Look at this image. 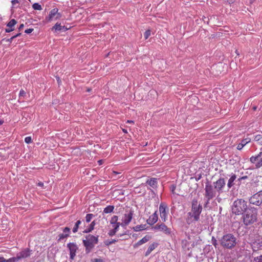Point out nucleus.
Masks as SVG:
<instances>
[{
	"instance_id": "603ef678",
	"label": "nucleus",
	"mask_w": 262,
	"mask_h": 262,
	"mask_svg": "<svg viewBox=\"0 0 262 262\" xmlns=\"http://www.w3.org/2000/svg\"><path fill=\"white\" fill-rule=\"evenodd\" d=\"M0 262H6V259L4 257H0Z\"/></svg>"
},
{
	"instance_id": "423d86ee",
	"label": "nucleus",
	"mask_w": 262,
	"mask_h": 262,
	"mask_svg": "<svg viewBox=\"0 0 262 262\" xmlns=\"http://www.w3.org/2000/svg\"><path fill=\"white\" fill-rule=\"evenodd\" d=\"M216 192L217 191L213 185H212L211 183L207 180L205 187L204 196L205 198L213 199L216 196Z\"/></svg>"
},
{
	"instance_id": "b1692460",
	"label": "nucleus",
	"mask_w": 262,
	"mask_h": 262,
	"mask_svg": "<svg viewBox=\"0 0 262 262\" xmlns=\"http://www.w3.org/2000/svg\"><path fill=\"white\" fill-rule=\"evenodd\" d=\"M150 236L148 235L145 236L141 239L135 245L136 246H138L142 245L144 243H146L150 239Z\"/></svg>"
},
{
	"instance_id": "338daca9",
	"label": "nucleus",
	"mask_w": 262,
	"mask_h": 262,
	"mask_svg": "<svg viewBox=\"0 0 262 262\" xmlns=\"http://www.w3.org/2000/svg\"><path fill=\"white\" fill-rule=\"evenodd\" d=\"M4 121L2 120H0V125L3 123Z\"/></svg>"
},
{
	"instance_id": "c9c22d12",
	"label": "nucleus",
	"mask_w": 262,
	"mask_h": 262,
	"mask_svg": "<svg viewBox=\"0 0 262 262\" xmlns=\"http://www.w3.org/2000/svg\"><path fill=\"white\" fill-rule=\"evenodd\" d=\"M118 239H112L111 241L106 240L104 242V244L106 246H109L110 245H112L113 244H115L117 242H118Z\"/></svg>"
},
{
	"instance_id": "4c0bfd02",
	"label": "nucleus",
	"mask_w": 262,
	"mask_h": 262,
	"mask_svg": "<svg viewBox=\"0 0 262 262\" xmlns=\"http://www.w3.org/2000/svg\"><path fill=\"white\" fill-rule=\"evenodd\" d=\"M211 243L215 248H217V246L218 245L217 241L214 236L212 237Z\"/></svg>"
},
{
	"instance_id": "c85d7f7f",
	"label": "nucleus",
	"mask_w": 262,
	"mask_h": 262,
	"mask_svg": "<svg viewBox=\"0 0 262 262\" xmlns=\"http://www.w3.org/2000/svg\"><path fill=\"white\" fill-rule=\"evenodd\" d=\"M118 226H116L114 227V228H113L112 230H110L109 232H108V234L110 236H112L116 234V232L118 231Z\"/></svg>"
},
{
	"instance_id": "a19ab883",
	"label": "nucleus",
	"mask_w": 262,
	"mask_h": 262,
	"mask_svg": "<svg viewBox=\"0 0 262 262\" xmlns=\"http://www.w3.org/2000/svg\"><path fill=\"white\" fill-rule=\"evenodd\" d=\"M92 262H105V261L101 258H93L91 260Z\"/></svg>"
},
{
	"instance_id": "412c9836",
	"label": "nucleus",
	"mask_w": 262,
	"mask_h": 262,
	"mask_svg": "<svg viewBox=\"0 0 262 262\" xmlns=\"http://www.w3.org/2000/svg\"><path fill=\"white\" fill-rule=\"evenodd\" d=\"M118 216L117 215H114L110 221V224L112 225L113 228L116 226H118V229H119V226H121V223L118 222Z\"/></svg>"
},
{
	"instance_id": "a211bd4d",
	"label": "nucleus",
	"mask_w": 262,
	"mask_h": 262,
	"mask_svg": "<svg viewBox=\"0 0 262 262\" xmlns=\"http://www.w3.org/2000/svg\"><path fill=\"white\" fill-rule=\"evenodd\" d=\"M58 11V9L57 8H55L52 9L50 11L49 15L46 17V20L47 21H51L53 19H55V17H56V15L57 14V12Z\"/></svg>"
},
{
	"instance_id": "f3484780",
	"label": "nucleus",
	"mask_w": 262,
	"mask_h": 262,
	"mask_svg": "<svg viewBox=\"0 0 262 262\" xmlns=\"http://www.w3.org/2000/svg\"><path fill=\"white\" fill-rule=\"evenodd\" d=\"M146 184L150 186L152 189H156L158 187L157 179L155 178H150L146 181Z\"/></svg>"
},
{
	"instance_id": "7c9ffc66",
	"label": "nucleus",
	"mask_w": 262,
	"mask_h": 262,
	"mask_svg": "<svg viewBox=\"0 0 262 262\" xmlns=\"http://www.w3.org/2000/svg\"><path fill=\"white\" fill-rule=\"evenodd\" d=\"M17 23V21L15 19H12L7 24V27L13 28Z\"/></svg>"
},
{
	"instance_id": "79ce46f5",
	"label": "nucleus",
	"mask_w": 262,
	"mask_h": 262,
	"mask_svg": "<svg viewBox=\"0 0 262 262\" xmlns=\"http://www.w3.org/2000/svg\"><path fill=\"white\" fill-rule=\"evenodd\" d=\"M248 178V177L247 176H243L242 177H240L237 180V181L241 182L242 181L245 180L246 179H247Z\"/></svg>"
},
{
	"instance_id": "4468645a",
	"label": "nucleus",
	"mask_w": 262,
	"mask_h": 262,
	"mask_svg": "<svg viewBox=\"0 0 262 262\" xmlns=\"http://www.w3.org/2000/svg\"><path fill=\"white\" fill-rule=\"evenodd\" d=\"M32 253V250L29 248L23 249L19 252L17 253V256L19 260L22 259L27 258L29 257Z\"/></svg>"
},
{
	"instance_id": "bf43d9fd",
	"label": "nucleus",
	"mask_w": 262,
	"mask_h": 262,
	"mask_svg": "<svg viewBox=\"0 0 262 262\" xmlns=\"http://www.w3.org/2000/svg\"><path fill=\"white\" fill-rule=\"evenodd\" d=\"M68 30V28L67 27H66L64 26V29H63V30H62V31H66Z\"/></svg>"
},
{
	"instance_id": "9b49d317",
	"label": "nucleus",
	"mask_w": 262,
	"mask_h": 262,
	"mask_svg": "<svg viewBox=\"0 0 262 262\" xmlns=\"http://www.w3.org/2000/svg\"><path fill=\"white\" fill-rule=\"evenodd\" d=\"M249 202L256 206L260 205L262 204V189L251 196Z\"/></svg>"
},
{
	"instance_id": "f704fd0d",
	"label": "nucleus",
	"mask_w": 262,
	"mask_h": 262,
	"mask_svg": "<svg viewBox=\"0 0 262 262\" xmlns=\"http://www.w3.org/2000/svg\"><path fill=\"white\" fill-rule=\"evenodd\" d=\"M94 216V215L92 213L87 214L85 216V221L87 223H89L92 218Z\"/></svg>"
},
{
	"instance_id": "052dcab7",
	"label": "nucleus",
	"mask_w": 262,
	"mask_h": 262,
	"mask_svg": "<svg viewBox=\"0 0 262 262\" xmlns=\"http://www.w3.org/2000/svg\"><path fill=\"white\" fill-rule=\"evenodd\" d=\"M235 53H236V55H239V52L238 51V50H236L235 51Z\"/></svg>"
},
{
	"instance_id": "5701e85b",
	"label": "nucleus",
	"mask_w": 262,
	"mask_h": 262,
	"mask_svg": "<svg viewBox=\"0 0 262 262\" xmlns=\"http://www.w3.org/2000/svg\"><path fill=\"white\" fill-rule=\"evenodd\" d=\"M96 225L95 221H93L89 226V227L83 231V233H88L91 232L94 229V226Z\"/></svg>"
},
{
	"instance_id": "f257e3e1",
	"label": "nucleus",
	"mask_w": 262,
	"mask_h": 262,
	"mask_svg": "<svg viewBox=\"0 0 262 262\" xmlns=\"http://www.w3.org/2000/svg\"><path fill=\"white\" fill-rule=\"evenodd\" d=\"M221 246L224 249H232L237 244V238L232 233H226L219 239Z\"/></svg>"
},
{
	"instance_id": "58836bf2",
	"label": "nucleus",
	"mask_w": 262,
	"mask_h": 262,
	"mask_svg": "<svg viewBox=\"0 0 262 262\" xmlns=\"http://www.w3.org/2000/svg\"><path fill=\"white\" fill-rule=\"evenodd\" d=\"M253 262H262V255L254 257Z\"/></svg>"
},
{
	"instance_id": "aec40b11",
	"label": "nucleus",
	"mask_w": 262,
	"mask_h": 262,
	"mask_svg": "<svg viewBox=\"0 0 262 262\" xmlns=\"http://www.w3.org/2000/svg\"><path fill=\"white\" fill-rule=\"evenodd\" d=\"M251 139L249 138L243 139L241 140V142L237 145L236 148L238 150H241L246 144L249 143Z\"/></svg>"
},
{
	"instance_id": "7ed1b4c3",
	"label": "nucleus",
	"mask_w": 262,
	"mask_h": 262,
	"mask_svg": "<svg viewBox=\"0 0 262 262\" xmlns=\"http://www.w3.org/2000/svg\"><path fill=\"white\" fill-rule=\"evenodd\" d=\"M249 208L247 203L243 199H237L233 202L232 211L236 215L243 214Z\"/></svg>"
},
{
	"instance_id": "09e8293b",
	"label": "nucleus",
	"mask_w": 262,
	"mask_h": 262,
	"mask_svg": "<svg viewBox=\"0 0 262 262\" xmlns=\"http://www.w3.org/2000/svg\"><path fill=\"white\" fill-rule=\"evenodd\" d=\"M14 39V36H13L12 37H11V38H8V39H6V41L8 42H9V43H11L12 40Z\"/></svg>"
},
{
	"instance_id": "72a5a7b5",
	"label": "nucleus",
	"mask_w": 262,
	"mask_h": 262,
	"mask_svg": "<svg viewBox=\"0 0 262 262\" xmlns=\"http://www.w3.org/2000/svg\"><path fill=\"white\" fill-rule=\"evenodd\" d=\"M19 261V259L17 255L15 257H12L8 259H6V262H18Z\"/></svg>"
},
{
	"instance_id": "ea45409f",
	"label": "nucleus",
	"mask_w": 262,
	"mask_h": 262,
	"mask_svg": "<svg viewBox=\"0 0 262 262\" xmlns=\"http://www.w3.org/2000/svg\"><path fill=\"white\" fill-rule=\"evenodd\" d=\"M25 141L26 143L29 144L32 142V138L31 137H27L25 139Z\"/></svg>"
},
{
	"instance_id": "9d476101",
	"label": "nucleus",
	"mask_w": 262,
	"mask_h": 262,
	"mask_svg": "<svg viewBox=\"0 0 262 262\" xmlns=\"http://www.w3.org/2000/svg\"><path fill=\"white\" fill-rule=\"evenodd\" d=\"M134 213V211L132 209H129L125 210V213L124 214V216L122 219V223H121L122 227H125L128 225L131 222Z\"/></svg>"
},
{
	"instance_id": "c756f323",
	"label": "nucleus",
	"mask_w": 262,
	"mask_h": 262,
	"mask_svg": "<svg viewBox=\"0 0 262 262\" xmlns=\"http://www.w3.org/2000/svg\"><path fill=\"white\" fill-rule=\"evenodd\" d=\"M81 221L80 220H78L76 222V223H75V224L74 225V228H73V230H72V231H73V232L74 233H76V232H77L78 229L79 228V226L81 224Z\"/></svg>"
},
{
	"instance_id": "6e6d98bb",
	"label": "nucleus",
	"mask_w": 262,
	"mask_h": 262,
	"mask_svg": "<svg viewBox=\"0 0 262 262\" xmlns=\"http://www.w3.org/2000/svg\"><path fill=\"white\" fill-rule=\"evenodd\" d=\"M21 34L20 33H19L16 34V35H14L13 36H14V38H15L16 37L20 36L21 35Z\"/></svg>"
},
{
	"instance_id": "a878e982",
	"label": "nucleus",
	"mask_w": 262,
	"mask_h": 262,
	"mask_svg": "<svg viewBox=\"0 0 262 262\" xmlns=\"http://www.w3.org/2000/svg\"><path fill=\"white\" fill-rule=\"evenodd\" d=\"M64 26H61L60 24L57 23L52 28V30H55L56 32H61L63 30Z\"/></svg>"
},
{
	"instance_id": "e433bc0d",
	"label": "nucleus",
	"mask_w": 262,
	"mask_h": 262,
	"mask_svg": "<svg viewBox=\"0 0 262 262\" xmlns=\"http://www.w3.org/2000/svg\"><path fill=\"white\" fill-rule=\"evenodd\" d=\"M150 34H151L150 30H146L144 34V36L145 39H147L149 37Z\"/></svg>"
},
{
	"instance_id": "39448f33",
	"label": "nucleus",
	"mask_w": 262,
	"mask_h": 262,
	"mask_svg": "<svg viewBox=\"0 0 262 262\" xmlns=\"http://www.w3.org/2000/svg\"><path fill=\"white\" fill-rule=\"evenodd\" d=\"M98 235L94 236L89 234L85 236V239L82 241L83 244L85 248L86 253H89L98 243Z\"/></svg>"
},
{
	"instance_id": "20e7f679",
	"label": "nucleus",
	"mask_w": 262,
	"mask_h": 262,
	"mask_svg": "<svg viewBox=\"0 0 262 262\" xmlns=\"http://www.w3.org/2000/svg\"><path fill=\"white\" fill-rule=\"evenodd\" d=\"M202 209V206L200 204H198L197 199H193L191 202V212H188V215L193 217L194 221H198Z\"/></svg>"
},
{
	"instance_id": "e2e57ef3",
	"label": "nucleus",
	"mask_w": 262,
	"mask_h": 262,
	"mask_svg": "<svg viewBox=\"0 0 262 262\" xmlns=\"http://www.w3.org/2000/svg\"><path fill=\"white\" fill-rule=\"evenodd\" d=\"M122 130H123V133H127V130L125 129H123Z\"/></svg>"
},
{
	"instance_id": "4d7b16f0",
	"label": "nucleus",
	"mask_w": 262,
	"mask_h": 262,
	"mask_svg": "<svg viewBox=\"0 0 262 262\" xmlns=\"http://www.w3.org/2000/svg\"><path fill=\"white\" fill-rule=\"evenodd\" d=\"M127 123H134V121H132V120H127Z\"/></svg>"
},
{
	"instance_id": "dca6fc26",
	"label": "nucleus",
	"mask_w": 262,
	"mask_h": 262,
	"mask_svg": "<svg viewBox=\"0 0 262 262\" xmlns=\"http://www.w3.org/2000/svg\"><path fill=\"white\" fill-rule=\"evenodd\" d=\"M158 219V216L157 214V211H156L152 215H151L149 218L147 220L146 222L148 225H153L157 221Z\"/></svg>"
},
{
	"instance_id": "2f4dec72",
	"label": "nucleus",
	"mask_w": 262,
	"mask_h": 262,
	"mask_svg": "<svg viewBox=\"0 0 262 262\" xmlns=\"http://www.w3.org/2000/svg\"><path fill=\"white\" fill-rule=\"evenodd\" d=\"M254 140L260 145H262V135H257L254 137Z\"/></svg>"
},
{
	"instance_id": "f8f14e48",
	"label": "nucleus",
	"mask_w": 262,
	"mask_h": 262,
	"mask_svg": "<svg viewBox=\"0 0 262 262\" xmlns=\"http://www.w3.org/2000/svg\"><path fill=\"white\" fill-rule=\"evenodd\" d=\"M67 247L70 251V259L72 260L76 256V253L78 249V247L75 243H69L67 244Z\"/></svg>"
},
{
	"instance_id": "ddd939ff",
	"label": "nucleus",
	"mask_w": 262,
	"mask_h": 262,
	"mask_svg": "<svg viewBox=\"0 0 262 262\" xmlns=\"http://www.w3.org/2000/svg\"><path fill=\"white\" fill-rule=\"evenodd\" d=\"M250 161L252 163H255L256 168H260L262 166V152H260L257 156H252Z\"/></svg>"
},
{
	"instance_id": "69168bd1",
	"label": "nucleus",
	"mask_w": 262,
	"mask_h": 262,
	"mask_svg": "<svg viewBox=\"0 0 262 262\" xmlns=\"http://www.w3.org/2000/svg\"><path fill=\"white\" fill-rule=\"evenodd\" d=\"M98 162L99 163V164H102V160H99V161H98Z\"/></svg>"
},
{
	"instance_id": "3c124183",
	"label": "nucleus",
	"mask_w": 262,
	"mask_h": 262,
	"mask_svg": "<svg viewBox=\"0 0 262 262\" xmlns=\"http://www.w3.org/2000/svg\"><path fill=\"white\" fill-rule=\"evenodd\" d=\"M203 20L205 23H207V24L209 23V18L207 17L204 16V17L203 18Z\"/></svg>"
},
{
	"instance_id": "680f3d73",
	"label": "nucleus",
	"mask_w": 262,
	"mask_h": 262,
	"mask_svg": "<svg viewBox=\"0 0 262 262\" xmlns=\"http://www.w3.org/2000/svg\"><path fill=\"white\" fill-rule=\"evenodd\" d=\"M125 234H126V233L120 234H118V236H119V237H121L122 235H125Z\"/></svg>"
},
{
	"instance_id": "473e14b6",
	"label": "nucleus",
	"mask_w": 262,
	"mask_h": 262,
	"mask_svg": "<svg viewBox=\"0 0 262 262\" xmlns=\"http://www.w3.org/2000/svg\"><path fill=\"white\" fill-rule=\"evenodd\" d=\"M32 8L35 10H42L41 6L38 3H35L33 4Z\"/></svg>"
},
{
	"instance_id": "864d4df0",
	"label": "nucleus",
	"mask_w": 262,
	"mask_h": 262,
	"mask_svg": "<svg viewBox=\"0 0 262 262\" xmlns=\"http://www.w3.org/2000/svg\"><path fill=\"white\" fill-rule=\"evenodd\" d=\"M176 186L175 185L172 186L171 192L172 193H174V190L176 189Z\"/></svg>"
},
{
	"instance_id": "774afa93",
	"label": "nucleus",
	"mask_w": 262,
	"mask_h": 262,
	"mask_svg": "<svg viewBox=\"0 0 262 262\" xmlns=\"http://www.w3.org/2000/svg\"><path fill=\"white\" fill-rule=\"evenodd\" d=\"M38 185H39V186H42V185H43V183H39L38 184Z\"/></svg>"
},
{
	"instance_id": "393cba45",
	"label": "nucleus",
	"mask_w": 262,
	"mask_h": 262,
	"mask_svg": "<svg viewBox=\"0 0 262 262\" xmlns=\"http://www.w3.org/2000/svg\"><path fill=\"white\" fill-rule=\"evenodd\" d=\"M252 247L254 250L260 248L262 247V242H260L259 240L256 241L252 243Z\"/></svg>"
},
{
	"instance_id": "6ab92c4d",
	"label": "nucleus",
	"mask_w": 262,
	"mask_h": 262,
	"mask_svg": "<svg viewBox=\"0 0 262 262\" xmlns=\"http://www.w3.org/2000/svg\"><path fill=\"white\" fill-rule=\"evenodd\" d=\"M236 175L235 173H232L227 183V187L228 189H230L234 185V182L236 179Z\"/></svg>"
},
{
	"instance_id": "de8ad7c7",
	"label": "nucleus",
	"mask_w": 262,
	"mask_h": 262,
	"mask_svg": "<svg viewBox=\"0 0 262 262\" xmlns=\"http://www.w3.org/2000/svg\"><path fill=\"white\" fill-rule=\"evenodd\" d=\"M19 3V2L18 0H12L11 3H12V7H14V5L16 4H17V3Z\"/></svg>"
},
{
	"instance_id": "1a4fd4ad",
	"label": "nucleus",
	"mask_w": 262,
	"mask_h": 262,
	"mask_svg": "<svg viewBox=\"0 0 262 262\" xmlns=\"http://www.w3.org/2000/svg\"><path fill=\"white\" fill-rule=\"evenodd\" d=\"M160 216L163 222H166L167 219L168 207L165 202H161L159 205Z\"/></svg>"
},
{
	"instance_id": "2eb2a0df",
	"label": "nucleus",
	"mask_w": 262,
	"mask_h": 262,
	"mask_svg": "<svg viewBox=\"0 0 262 262\" xmlns=\"http://www.w3.org/2000/svg\"><path fill=\"white\" fill-rule=\"evenodd\" d=\"M63 233L59 234L56 237L57 242H60L70 236L71 229L69 227H66L62 229Z\"/></svg>"
},
{
	"instance_id": "0eeeda50",
	"label": "nucleus",
	"mask_w": 262,
	"mask_h": 262,
	"mask_svg": "<svg viewBox=\"0 0 262 262\" xmlns=\"http://www.w3.org/2000/svg\"><path fill=\"white\" fill-rule=\"evenodd\" d=\"M151 229L155 231H161L166 235H170L171 230L165 224L163 223H159L156 225L152 227Z\"/></svg>"
},
{
	"instance_id": "cd10ccee",
	"label": "nucleus",
	"mask_w": 262,
	"mask_h": 262,
	"mask_svg": "<svg viewBox=\"0 0 262 262\" xmlns=\"http://www.w3.org/2000/svg\"><path fill=\"white\" fill-rule=\"evenodd\" d=\"M114 209V206L108 205L104 209L103 212L105 213H111L113 211Z\"/></svg>"
},
{
	"instance_id": "0e129e2a",
	"label": "nucleus",
	"mask_w": 262,
	"mask_h": 262,
	"mask_svg": "<svg viewBox=\"0 0 262 262\" xmlns=\"http://www.w3.org/2000/svg\"><path fill=\"white\" fill-rule=\"evenodd\" d=\"M91 90H92V89H91L88 88V89H87L86 91H87V92H91Z\"/></svg>"
},
{
	"instance_id": "c03bdc74",
	"label": "nucleus",
	"mask_w": 262,
	"mask_h": 262,
	"mask_svg": "<svg viewBox=\"0 0 262 262\" xmlns=\"http://www.w3.org/2000/svg\"><path fill=\"white\" fill-rule=\"evenodd\" d=\"M62 16V14L60 12H57V14L56 15V17H55V19H60Z\"/></svg>"
},
{
	"instance_id": "f03ea898",
	"label": "nucleus",
	"mask_w": 262,
	"mask_h": 262,
	"mask_svg": "<svg viewBox=\"0 0 262 262\" xmlns=\"http://www.w3.org/2000/svg\"><path fill=\"white\" fill-rule=\"evenodd\" d=\"M257 210L254 208L250 207L243 214L244 224L246 226L253 224L257 220Z\"/></svg>"
},
{
	"instance_id": "49530a36",
	"label": "nucleus",
	"mask_w": 262,
	"mask_h": 262,
	"mask_svg": "<svg viewBox=\"0 0 262 262\" xmlns=\"http://www.w3.org/2000/svg\"><path fill=\"white\" fill-rule=\"evenodd\" d=\"M33 30H34V29L33 28H29V29H26L25 31V32L27 34H29V33H31V32H32V31Z\"/></svg>"
},
{
	"instance_id": "bb28decb",
	"label": "nucleus",
	"mask_w": 262,
	"mask_h": 262,
	"mask_svg": "<svg viewBox=\"0 0 262 262\" xmlns=\"http://www.w3.org/2000/svg\"><path fill=\"white\" fill-rule=\"evenodd\" d=\"M145 226H146V225H143V224L140 225H137L135 227H134L133 228V229L134 230V231L138 232V231L143 230L145 229Z\"/></svg>"
},
{
	"instance_id": "5fc2aeb1",
	"label": "nucleus",
	"mask_w": 262,
	"mask_h": 262,
	"mask_svg": "<svg viewBox=\"0 0 262 262\" xmlns=\"http://www.w3.org/2000/svg\"><path fill=\"white\" fill-rule=\"evenodd\" d=\"M24 27V25L23 24H21L18 28V30L20 31L21 30H22L23 29Z\"/></svg>"
},
{
	"instance_id": "a18cd8bd",
	"label": "nucleus",
	"mask_w": 262,
	"mask_h": 262,
	"mask_svg": "<svg viewBox=\"0 0 262 262\" xmlns=\"http://www.w3.org/2000/svg\"><path fill=\"white\" fill-rule=\"evenodd\" d=\"M206 201L205 202V204L204 205V207H207L208 205L210 203V201L211 200H212V199H209L208 198H206Z\"/></svg>"
},
{
	"instance_id": "8fccbe9b",
	"label": "nucleus",
	"mask_w": 262,
	"mask_h": 262,
	"mask_svg": "<svg viewBox=\"0 0 262 262\" xmlns=\"http://www.w3.org/2000/svg\"><path fill=\"white\" fill-rule=\"evenodd\" d=\"M14 30L13 28H9L5 29V32L9 33L10 32H12Z\"/></svg>"
},
{
	"instance_id": "37998d69",
	"label": "nucleus",
	"mask_w": 262,
	"mask_h": 262,
	"mask_svg": "<svg viewBox=\"0 0 262 262\" xmlns=\"http://www.w3.org/2000/svg\"><path fill=\"white\" fill-rule=\"evenodd\" d=\"M26 95V92L24 90H23V89H21L20 92H19V97H24Z\"/></svg>"
},
{
	"instance_id": "6e6552de",
	"label": "nucleus",
	"mask_w": 262,
	"mask_h": 262,
	"mask_svg": "<svg viewBox=\"0 0 262 262\" xmlns=\"http://www.w3.org/2000/svg\"><path fill=\"white\" fill-rule=\"evenodd\" d=\"M215 189L219 194L224 192V189L226 186V181L224 178L220 177L217 180L213 183Z\"/></svg>"
},
{
	"instance_id": "4be33fe9",
	"label": "nucleus",
	"mask_w": 262,
	"mask_h": 262,
	"mask_svg": "<svg viewBox=\"0 0 262 262\" xmlns=\"http://www.w3.org/2000/svg\"><path fill=\"white\" fill-rule=\"evenodd\" d=\"M158 245V243H154L149 245L147 250L145 253V256H147Z\"/></svg>"
},
{
	"instance_id": "13d9d810",
	"label": "nucleus",
	"mask_w": 262,
	"mask_h": 262,
	"mask_svg": "<svg viewBox=\"0 0 262 262\" xmlns=\"http://www.w3.org/2000/svg\"><path fill=\"white\" fill-rule=\"evenodd\" d=\"M201 176L200 175V176H199V177L198 178H196L195 179L198 181L201 179Z\"/></svg>"
}]
</instances>
